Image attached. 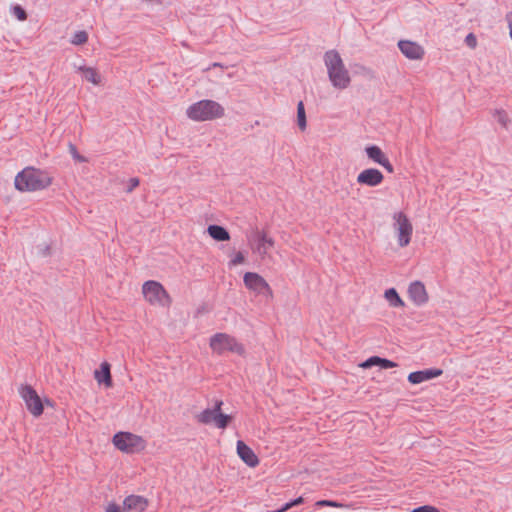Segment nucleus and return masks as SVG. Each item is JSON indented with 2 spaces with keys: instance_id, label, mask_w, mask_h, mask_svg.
Wrapping results in <instances>:
<instances>
[{
  "instance_id": "nucleus-1",
  "label": "nucleus",
  "mask_w": 512,
  "mask_h": 512,
  "mask_svg": "<svg viewBox=\"0 0 512 512\" xmlns=\"http://www.w3.org/2000/svg\"><path fill=\"white\" fill-rule=\"evenodd\" d=\"M52 184V177L41 169L26 167L20 171L14 180L15 188L20 192L39 191Z\"/></svg>"
},
{
  "instance_id": "nucleus-2",
  "label": "nucleus",
  "mask_w": 512,
  "mask_h": 512,
  "mask_svg": "<svg viewBox=\"0 0 512 512\" xmlns=\"http://www.w3.org/2000/svg\"><path fill=\"white\" fill-rule=\"evenodd\" d=\"M324 63L327 68L329 80L337 89H345L350 85L351 78L343 60L336 50H329L324 54Z\"/></svg>"
},
{
  "instance_id": "nucleus-3",
  "label": "nucleus",
  "mask_w": 512,
  "mask_h": 512,
  "mask_svg": "<svg viewBox=\"0 0 512 512\" xmlns=\"http://www.w3.org/2000/svg\"><path fill=\"white\" fill-rule=\"evenodd\" d=\"M224 107L214 100L204 99L190 105L187 116L194 121H209L224 116Z\"/></svg>"
},
{
  "instance_id": "nucleus-4",
  "label": "nucleus",
  "mask_w": 512,
  "mask_h": 512,
  "mask_svg": "<svg viewBox=\"0 0 512 512\" xmlns=\"http://www.w3.org/2000/svg\"><path fill=\"white\" fill-rule=\"evenodd\" d=\"M223 401L216 400L212 408H206L196 415L199 423L214 424L218 429H226L232 422L233 416L222 412Z\"/></svg>"
},
{
  "instance_id": "nucleus-5",
  "label": "nucleus",
  "mask_w": 512,
  "mask_h": 512,
  "mask_svg": "<svg viewBox=\"0 0 512 512\" xmlns=\"http://www.w3.org/2000/svg\"><path fill=\"white\" fill-rule=\"evenodd\" d=\"M210 348L221 355L226 351L243 355L245 353L244 346L239 343L235 337L226 333H216L210 338Z\"/></svg>"
},
{
  "instance_id": "nucleus-6",
  "label": "nucleus",
  "mask_w": 512,
  "mask_h": 512,
  "mask_svg": "<svg viewBox=\"0 0 512 512\" xmlns=\"http://www.w3.org/2000/svg\"><path fill=\"white\" fill-rule=\"evenodd\" d=\"M112 442L117 449L125 453H134L145 448L144 439L131 432L120 431L115 433Z\"/></svg>"
},
{
  "instance_id": "nucleus-7",
  "label": "nucleus",
  "mask_w": 512,
  "mask_h": 512,
  "mask_svg": "<svg viewBox=\"0 0 512 512\" xmlns=\"http://www.w3.org/2000/svg\"><path fill=\"white\" fill-rule=\"evenodd\" d=\"M142 292L145 298L151 304H159L161 306H169L172 302L168 292L163 285L154 280L144 282Z\"/></svg>"
},
{
  "instance_id": "nucleus-8",
  "label": "nucleus",
  "mask_w": 512,
  "mask_h": 512,
  "mask_svg": "<svg viewBox=\"0 0 512 512\" xmlns=\"http://www.w3.org/2000/svg\"><path fill=\"white\" fill-rule=\"evenodd\" d=\"M19 393L24 400L28 411L35 417L43 414L44 406L42 399L31 385H21Z\"/></svg>"
},
{
  "instance_id": "nucleus-9",
  "label": "nucleus",
  "mask_w": 512,
  "mask_h": 512,
  "mask_svg": "<svg viewBox=\"0 0 512 512\" xmlns=\"http://www.w3.org/2000/svg\"><path fill=\"white\" fill-rule=\"evenodd\" d=\"M245 287L255 294L272 297L273 291L268 282L256 272H246L243 276Z\"/></svg>"
},
{
  "instance_id": "nucleus-10",
  "label": "nucleus",
  "mask_w": 512,
  "mask_h": 512,
  "mask_svg": "<svg viewBox=\"0 0 512 512\" xmlns=\"http://www.w3.org/2000/svg\"><path fill=\"white\" fill-rule=\"evenodd\" d=\"M398 231V244L400 247L407 246L411 241L413 227L408 217L403 212L394 214Z\"/></svg>"
},
{
  "instance_id": "nucleus-11",
  "label": "nucleus",
  "mask_w": 512,
  "mask_h": 512,
  "mask_svg": "<svg viewBox=\"0 0 512 512\" xmlns=\"http://www.w3.org/2000/svg\"><path fill=\"white\" fill-rule=\"evenodd\" d=\"M384 180L383 173L376 168H367L361 171L357 176V183L369 187L380 185Z\"/></svg>"
},
{
  "instance_id": "nucleus-12",
  "label": "nucleus",
  "mask_w": 512,
  "mask_h": 512,
  "mask_svg": "<svg viewBox=\"0 0 512 512\" xmlns=\"http://www.w3.org/2000/svg\"><path fill=\"white\" fill-rule=\"evenodd\" d=\"M398 48L401 53L410 60H421L425 54L421 45L410 40H400L398 42Z\"/></svg>"
},
{
  "instance_id": "nucleus-13",
  "label": "nucleus",
  "mask_w": 512,
  "mask_h": 512,
  "mask_svg": "<svg viewBox=\"0 0 512 512\" xmlns=\"http://www.w3.org/2000/svg\"><path fill=\"white\" fill-rule=\"evenodd\" d=\"M408 296L416 306H422L428 302V294L425 285L421 281H414L408 287Z\"/></svg>"
},
{
  "instance_id": "nucleus-14",
  "label": "nucleus",
  "mask_w": 512,
  "mask_h": 512,
  "mask_svg": "<svg viewBox=\"0 0 512 512\" xmlns=\"http://www.w3.org/2000/svg\"><path fill=\"white\" fill-rule=\"evenodd\" d=\"M443 374V370L440 368H428L424 370H418L411 372L408 375V381L411 384H420L422 382L437 378Z\"/></svg>"
},
{
  "instance_id": "nucleus-15",
  "label": "nucleus",
  "mask_w": 512,
  "mask_h": 512,
  "mask_svg": "<svg viewBox=\"0 0 512 512\" xmlns=\"http://www.w3.org/2000/svg\"><path fill=\"white\" fill-rule=\"evenodd\" d=\"M237 454L239 458L249 467H256L259 464V459L254 451L242 440L236 443Z\"/></svg>"
},
{
  "instance_id": "nucleus-16",
  "label": "nucleus",
  "mask_w": 512,
  "mask_h": 512,
  "mask_svg": "<svg viewBox=\"0 0 512 512\" xmlns=\"http://www.w3.org/2000/svg\"><path fill=\"white\" fill-rule=\"evenodd\" d=\"M148 499L140 495H129L123 501V510L126 512H143L148 507Z\"/></svg>"
},
{
  "instance_id": "nucleus-17",
  "label": "nucleus",
  "mask_w": 512,
  "mask_h": 512,
  "mask_svg": "<svg viewBox=\"0 0 512 512\" xmlns=\"http://www.w3.org/2000/svg\"><path fill=\"white\" fill-rule=\"evenodd\" d=\"M94 377L99 384H103L107 388L113 386L111 365L106 361L102 362L100 367L94 371Z\"/></svg>"
},
{
  "instance_id": "nucleus-18",
  "label": "nucleus",
  "mask_w": 512,
  "mask_h": 512,
  "mask_svg": "<svg viewBox=\"0 0 512 512\" xmlns=\"http://www.w3.org/2000/svg\"><path fill=\"white\" fill-rule=\"evenodd\" d=\"M207 233L212 239L218 242H225L230 240L229 231L221 225L210 224L207 227Z\"/></svg>"
},
{
  "instance_id": "nucleus-19",
  "label": "nucleus",
  "mask_w": 512,
  "mask_h": 512,
  "mask_svg": "<svg viewBox=\"0 0 512 512\" xmlns=\"http://www.w3.org/2000/svg\"><path fill=\"white\" fill-rule=\"evenodd\" d=\"M257 251L260 255L264 256L267 254L268 249L274 246V240L267 236L266 232H257Z\"/></svg>"
},
{
  "instance_id": "nucleus-20",
  "label": "nucleus",
  "mask_w": 512,
  "mask_h": 512,
  "mask_svg": "<svg viewBox=\"0 0 512 512\" xmlns=\"http://www.w3.org/2000/svg\"><path fill=\"white\" fill-rule=\"evenodd\" d=\"M365 152H366L367 157L370 160H372L373 162H375L379 165L382 163L383 160H385V158H387V156L381 150V148L374 144L367 146L365 148Z\"/></svg>"
},
{
  "instance_id": "nucleus-21",
  "label": "nucleus",
  "mask_w": 512,
  "mask_h": 512,
  "mask_svg": "<svg viewBox=\"0 0 512 512\" xmlns=\"http://www.w3.org/2000/svg\"><path fill=\"white\" fill-rule=\"evenodd\" d=\"M384 297L389 302V305L393 308H402L405 306V303L400 297L399 293L393 287L385 291Z\"/></svg>"
},
{
  "instance_id": "nucleus-22",
  "label": "nucleus",
  "mask_w": 512,
  "mask_h": 512,
  "mask_svg": "<svg viewBox=\"0 0 512 512\" xmlns=\"http://www.w3.org/2000/svg\"><path fill=\"white\" fill-rule=\"evenodd\" d=\"M80 70L82 71L83 73V77L85 78V80H87L88 82H91L95 85L99 84L100 83V75L98 74V72L96 71V69L92 68V67H86V66H83V67H80Z\"/></svg>"
},
{
  "instance_id": "nucleus-23",
  "label": "nucleus",
  "mask_w": 512,
  "mask_h": 512,
  "mask_svg": "<svg viewBox=\"0 0 512 512\" xmlns=\"http://www.w3.org/2000/svg\"><path fill=\"white\" fill-rule=\"evenodd\" d=\"M297 125L301 131H304L307 127L306 112L302 101L297 104Z\"/></svg>"
},
{
  "instance_id": "nucleus-24",
  "label": "nucleus",
  "mask_w": 512,
  "mask_h": 512,
  "mask_svg": "<svg viewBox=\"0 0 512 512\" xmlns=\"http://www.w3.org/2000/svg\"><path fill=\"white\" fill-rule=\"evenodd\" d=\"M88 41V33L84 30H80L74 33L70 42L73 45L80 46L84 45Z\"/></svg>"
},
{
  "instance_id": "nucleus-25",
  "label": "nucleus",
  "mask_w": 512,
  "mask_h": 512,
  "mask_svg": "<svg viewBox=\"0 0 512 512\" xmlns=\"http://www.w3.org/2000/svg\"><path fill=\"white\" fill-rule=\"evenodd\" d=\"M381 357L380 356H371L363 361L359 366L364 369L372 368L374 366L379 367Z\"/></svg>"
},
{
  "instance_id": "nucleus-26",
  "label": "nucleus",
  "mask_w": 512,
  "mask_h": 512,
  "mask_svg": "<svg viewBox=\"0 0 512 512\" xmlns=\"http://www.w3.org/2000/svg\"><path fill=\"white\" fill-rule=\"evenodd\" d=\"M69 152L76 162L85 163L88 161L86 157L79 154L76 146L72 143H69Z\"/></svg>"
},
{
  "instance_id": "nucleus-27",
  "label": "nucleus",
  "mask_w": 512,
  "mask_h": 512,
  "mask_svg": "<svg viewBox=\"0 0 512 512\" xmlns=\"http://www.w3.org/2000/svg\"><path fill=\"white\" fill-rule=\"evenodd\" d=\"M12 12L13 15L20 21H24L27 19V13L25 9L18 4L12 6Z\"/></svg>"
},
{
  "instance_id": "nucleus-28",
  "label": "nucleus",
  "mask_w": 512,
  "mask_h": 512,
  "mask_svg": "<svg viewBox=\"0 0 512 512\" xmlns=\"http://www.w3.org/2000/svg\"><path fill=\"white\" fill-rule=\"evenodd\" d=\"M316 507H343L342 503H339L334 500H319L315 503Z\"/></svg>"
},
{
  "instance_id": "nucleus-29",
  "label": "nucleus",
  "mask_w": 512,
  "mask_h": 512,
  "mask_svg": "<svg viewBox=\"0 0 512 512\" xmlns=\"http://www.w3.org/2000/svg\"><path fill=\"white\" fill-rule=\"evenodd\" d=\"M244 261H245L244 254L241 251H239L235 254L234 258L230 260L228 265L230 267H232V266L240 265V264L244 263Z\"/></svg>"
},
{
  "instance_id": "nucleus-30",
  "label": "nucleus",
  "mask_w": 512,
  "mask_h": 512,
  "mask_svg": "<svg viewBox=\"0 0 512 512\" xmlns=\"http://www.w3.org/2000/svg\"><path fill=\"white\" fill-rule=\"evenodd\" d=\"M411 512H441L437 507L432 505H422L414 508Z\"/></svg>"
},
{
  "instance_id": "nucleus-31",
  "label": "nucleus",
  "mask_w": 512,
  "mask_h": 512,
  "mask_svg": "<svg viewBox=\"0 0 512 512\" xmlns=\"http://www.w3.org/2000/svg\"><path fill=\"white\" fill-rule=\"evenodd\" d=\"M398 366V364L392 360H389L387 358H382L381 357V360H380V363H379V368L380 369H390V368H394Z\"/></svg>"
},
{
  "instance_id": "nucleus-32",
  "label": "nucleus",
  "mask_w": 512,
  "mask_h": 512,
  "mask_svg": "<svg viewBox=\"0 0 512 512\" xmlns=\"http://www.w3.org/2000/svg\"><path fill=\"white\" fill-rule=\"evenodd\" d=\"M465 44L469 47L474 49L477 46V38L473 33H469L465 37Z\"/></svg>"
},
{
  "instance_id": "nucleus-33",
  "label": "nucleus",
  "mask_w": 512,
  "mask_h": 512,
  "mask_svg": "<svg viewBox=\"0 0 512 512\" xmlns=\"http://www.w3.org/2000/svg\"><path fill=\"white\" fill-rule=\"evenodd\" d=\"M140 180L136 177L130 178L128 182V186L126 188V192H132L136 187L139 186Z\"/></svg>"
},
{
  "instance_id": "nucleus-34",
  "label": "nucleus",
  "mask_w": 512,
  "mask_h": 512,
  "mask_svg": "<svg viewBox=\"0 0 512 512\" xmlns=\"http://www.w3.org/2000/svg\"><path fill=\"white\" fill-rule=\"evenodd\" d=\"M497 116H498V122L506 127L507 125V121H508V117H507V114L505 112H501V111H497Z\"/></svg>"
},
{
  "instance_id": "nucleus-35",
  "label": "nucleus",
  "mask_w": 512,
  "mask_h": 512,
  "mask_svg": "<svg viewBox=\"0 0 512 512\" xmlns=\"http://www.w3.org/2000/svg\"><path fill=\"white\" fill-rule=\"evenodd\" d=\"M380 165L382 167H384L387 170V172H389V173H393L394 172V167H393V165L391 164V162L389 161L388 158H385V160H383Z\"/></svg>"
},
{
  "instance_id": "nucleus-36",
  "label": "nucleus",
  "mask_w": 512,
  "mask_h": 512,
  "mask_svg": "<svg viewBox=\"0 0 512 512\" xmlns=\"http://www.w3.org/2000/svg\"><path fill=\"white\" fill-rule=\"evenodd\" d=\"M120 510V506L116 503H110L106 508V512H120Z\"/></svg>"
},
{
  "instance_id": "nucleus-37",
  "label": "nucleus",
  "mask_w": 512,
  "mask_h": 512,
  "mask_svg": "<svg viewBox=\"0 0 512 512\" xmlns=\"http://www.w3.org/2000/svg\"><path fill=\"white\" fill-rule=\"evenodd\" d=\"M506 21L508 23V27H509V31H510V37L512 39V12L507 13Z\"/></svg>"
},
{
  "instance_id": "nucleus-38",
  "label": "nucleus",
  "mask_w": 512,
  "mask_h": 512,
  "mask_svg": "<svg viewBox=\"0 0 512 512\" xmlns=\"http://www.w3.org/2000/svg\"><path fill=\"white\" fill-rule=\"evenodd\" d=\"M290 501H291V504L294 507V506H298V505L304 503V498L302 496H299V497H297V498H295L293 500H290Z\"/></svg>"
},
{
  "instance_id": "nucleus-39",
  "label": "nucleus",
  "mask_w": 512,
  "mask_h": 512,
  "mask_svg": "<svg viewBox=\"0 0 512 512\" xmlns=\"http://www.w3.org/2000/svg\"><path fill=\"white\" fill-rule=\"evenodd\" d=\"M293 505L291 504V501L285 503L281 508H279L280 512H285L288 509L292 508Z\"/></svg>"
},
{
  "instance_id": "nucleus-40",
  "label": "nucleus",
  "mask_w": 512,
  "mask_h": 512,
  "mask_svg": "<svg viewBox=\"0 0 512 512\" xmlns=\"http://www.w3.org/2000/svg\"><path fill=\"white\" fill-rule=\"evenodd\" d=\"M45 402L48 404V405H52L50 400L48 398L45 399Z\"/></svg>"
},
{
  "instance_id": "nucleus-41",
  "label": "nucleus",
  "mask_w": 512,
  "mask_h": 512,
  "mask_svg": "<svg viewBox=\"0 0 512 512\" xmlns=\"http://www.w3.org/2000/svg\"><path fill=\"white\" fill-rule=\"evenodd\" d=\"M48 251H49V247H46V249H44V252H45L44 254L46 255L48 253Z\"/></svg>"
}]
</instances>
